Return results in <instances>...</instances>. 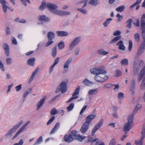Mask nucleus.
<instances>
[{"mask_svg":"<svg viewBox=\"0 0 145 145\" xmlns=\"http://www.w3.org/2000/svg\"><path fill=\"white\" fill-rule=\"evenodd\" d=\"M89 71L91 74L96 75L94 79L98 82L103 83L108 79V76L105 75L107 72L103 69L100 68H92L90 69Z\"/></svg>","mask_w":145,"mask_h":145,"instance_id":"1","label":"nucleus"},{"mask_svg":"<svg viewBox=\"0 0 145 145\" xmlns=\"http://www.w3.org/2000/svg\"><path fill=\"white\" fill-rule=\"evenodd\" d=\"M68 82V80H65L62 81L57 87V88L56 91V93H58L60 91H61L62 93L66 92L67 91V84Z\"/></svg>","mask_w":145,"mask_h":145,"instance_id":"2","label":"nucleus"},{"mask_svg":"<svg viewBox=\"0 0 145 145\" xmlns=\"http://www.w3.org/2000/svg\"><path fill=\"white\" fill-rule=\"evenodd\" d=\"M23 122V121L21 120L16 125L10 129L8 132L6 134L5 136L7 138H11L12 134L15 132L16 130L19 127Z\"/></svg>","mask_w":145,"mask_h":145,"instance_id":"3","label":"nucleus"},{"mask_svg":"<svg viewBox=\"0 0 145 145\" xmlns=\"http://www.w3.org/2000/svg\"><path fill=\"white\" fill-rule=\"evenodd\" d=\"M81 38L78 37L74 38L70 43L69 46V49L71 50L74 47L78 45L81 41Z\"/></svg>","mask_w":145,"mask_h":145,"instance_id":"4","label":"nucleus"},{"mask_svg":"<svg viewBox=\"0 0 145 145\" xmlns=\"http://www.w3.org/2000/svg\"><path fill=\"white\" fill-rule=\"evenodd\" d=\"M46 8L51 12L56 14L58 10L57 6L55 4L50 3H48L46 4Z\"/></svg>","mask_w":145,"mask_h":145,"instance_id":"5","label":"nucleus"},{"mask_svg":"<svg viewBox=\"0 0 145 145\" xmlns=\"http://www.w3.org/2000/svg\"><path fill=\"white\" fill-rule=\"evenodd\" d=\"M144 62L142 60L140 61L139 64L135 62L134 64L133 72L134 75H137L139 72L141 67L144 64Z\"/></svg>","mask_w":145,"mask_h":145,"instance_id":"6","label":"nucleus"},{"mask_svg":"<svg viewBox=\"0 0 145 145\" xmlns=\"http://www.w3.org/2000/svg\"><path fill=\"white\" fill-rule=\"evenodd\" d=\"M103 120L101 119L99 121V122L97 123L95 125L94 127L91 131V135L93 136L94 135L96 131H97L101 127L103 124Z\"/></svg>","mask_w":145,"mask_h":145,"instance_id":"7","label":"nucleus"},{"mask_svg":"<svg viewBox=\"0 0 145 145\" xmlns=\"http://www.w3.org/2000/svg\"><path fill=\"white\" fill-rule=\"evenodd\" d=\"M80 89V86H78L76 89L74 91L73 93L72 96V97L70 98L68 101V102H70L72 100L74 99H76L78 98V97L76 95L79 94V91Z\"/></svg>","mask_w":145,"mask_h":145,"instance_id":"8","label":"nucleus"},{"mask_svg":"<svg viewBox=\"0 0 145 145\" xmlns=\"http://www.w3.org/2000/svg\"><path fill=\"white\" fill-rule=\"evenodd\" d=\"M73 59L70 57L67 59L64 63L63 67L64 70L65 72H67L69 70V66L71 63Z\"/></svg>","mask_w":145,"mask_h":145,"instance_id":"9","label":"nucleus"},{"mask_svg":"<svg viewBox=\"0 0 145 145\" xmlns=\"http://www.w3.org/2000/svg\"><path fill=\"white\" fill-rule=\"evenodd\" d=\"M89 124L85 122L82 125L80 129V131L82 134H84L89 129Z\"/></svg>","mask_w":145,"mask_h":145,"instance_id":"10","label":"nucleus"},{"mask_svg":"<svg viewBox=\"0 0 145 145\" xmlns=\"http://www.w3.org/2000/svg\"><path fill=\"white\" fill-rule=\"evenodd\" d=\"M140 29L142 32H145V14L142 15L141 18Z\"/></svg>","mask_w":145,"mask_h":145,"instance_id":"11","label":"nucleus"},{"mask_svg":"<svg viewBox=\"0 0 145 145\" xmlns=\"http://www.w3.org/2000/svg\"><path fill=\"white\" fill-rule=\"evenodd\" d=\"M132 124L131 123H126L124 125L123 130L125 134L127 133L132 128Z\"/></svg>","mask_w":145,"mask_h":145,"instance_id":"12","label":"nucleus"},{"mask_svg":"<svg viewBox=\"0 0 145 145\" xmlns=\"http://www.w3.org/2000/svg\"><path fill=\"white\" fill-rule=\"evenodd\" d=\"M0 3L2 6L3 12L6 13L7 8H9L7 6V2L5 0H0Z\"/></svg>","mask_w":145,"mask_h":145,"instance_id":"13","label":"nucleus"},{"mask_svg":"<svg viewBox=\"0 0 145 145\" xmlns=\"http://www.w3.org/2000/svg\"><path fill=\"white\" fill-rule=\"evenodd\" d=\"M46 98V96H44L40 100L38 103L37 105V110H39L40 108L43 106V104L45 101Z\"/></svg>","mask_w":145,"mask_h":145,"instance_id":"14","label":"nucleus"},{"mask_svg":"<svg viewBox=\"0 0 145 145\" xmlns=\"http://www.w3.org/2000/svg\"><path fill=\"white\" fill-rule=\"evenodd\" d=\"M3 49L5 50L6 55L8 56H9V46L7 44L4 43L3 45Z\"/></svg>","mask_w":145,"mask_h":145,"instance_id":"15","label":"nucleus"},{"mask_svg":"<svg viewBox=\"0 0 145 145\" xmlns=\"http://www.w3.org/2000/svg\"><path fill=\"white\" fill-rule=\"evenodd\" d=\"M39 21H42L44 22H49L50 21V19L44 15L39 16L38 17Z\"/></svg>","mask_w":145,"mask_h":145,"instance_id":"16","label":"nucleus"},{"mask_svg":"<svg viewBox=\"0 0 145 145\" xmlns=\"http://www.w3.org/2000/svg\"><path fill=\"white\" fill-rule=\"evenodd\" d=\"M71 12L58 10L56 12V14L59 16H64L70 14Z\"/></svg>","mask_w":145,"mask_h":145,"instance_id":"17","label":"nucleus"},{"mask_svg":"<svg viewBox=\"0 0 145 145\" xmlns=\"http://www.w3.org/2000/svg\"><path fill=\"white\" fill-rule=\"evenodd\" d=\"M57 35L59 37H65L68 35V33L66 31H56Z\"/></svg>","mask_w":145,"mask_h":145,"instance_id":"18","label":"nucleus"},{"mask_svg":"<svg viewBox=\"0 0 145 145\" xmlns=\"http://www.w3.org/2000/svg\"><path fill=\"white\" fill-rule=\"evenodd\" d=\"M135 81L134 79L132 80L130 85V91L132 92V94L134 93V90L135 88Z\"/></svg>","mask_w":145,"mask_h":145,"instance_id":"19","label":"nucleus"},{"mask_svg":"<svg viewBox=\"0 0 145 145\" xmlns=\"http://www.w3.org/2000/svg\"><path fill=\"white\" fill-rule=\"evenodd\" d=\"M26 128L22 126L17 132L15 135L12 137V139L14 140L22 132L25 131V130H26Z\"/></svg>","mask_w":145,"mask_h":145,"instance_id":"20","label":"nucleus"},{"mask_svg":"<svg viewBox=\"0 0 145 145\" xmlns=\"http://www.w3.org/2000/svg\"><path fill=\"white\" fill-rule=\"evenodd\" d=\"M95 115L90 114L87 116L86 118V122L89 124L92 120L96 117Z\"/></svg>","mask_w":145,"mask_h":145,"instance_id":"21","label":"nucleus"},{"mask_svg":"<svg viewBox=\"0 0 145 145\" xmlns=\"http://www.w3.org/2000/svg\"><path fill=\"white\" fill-rule=\"evenodd\" d=\"M60 123L57 122L55 124L54 127L52 129L50 133V134L54 133L58 129H59L60 126Z\"/></svg>","mask_w":145,"mask_h":145,"instance_id":"22","label":"nucleus"},{"mask_svg":"<svg viewBox=\"0 0 145 145\" xmlns=\"http://www.w3.org/2000/svg\"><path fill=\"white\" fill-rule=\"evenodd\" d=\"M116 45L119 46L118 49L120 50L124 51L125 50V47L123 44V42L122 40H120L117 44Z\"/></svg>","mask_w":145,"mask_h":145,"instance_id":"23","label":"nucleus"},{"mask_svg":"<svg viewBox=\"0 0 145 145\" xmlns=\"http://www.w3.org/2000/svg\"><path fill=\"white\" fill-rule=\"evenodd\" d=\"M35 59L34 57L29 59L27 61V64L29 66H33L34 65Z\"/></svg>","mask_w":145,"mask_h":145,"instance_id":"24","label":"nucleus"},{"mask_svg":"<svg viewBox=\"0 0 145 145\" xmlns=\"http://www.w3.org/2000/svg\"><path fill=\"white\" fill-rule=\"evenodd\" d=\"M98 92L97 89L96 88L89 90L88 92V93L90 95H93L97 94Z\"/></svg>","mask_w":145,"mask_h":145,"instance_id":"25","label":"nucleus"},{"mask_svg":"<svg viewBox=\"0 0 145 145\" xmlns=\"http://www.w3.org/2000/svg\"><path fill=\"white\" fill-rule=\"evenodd\" d=\"M63 139L65 141L67 142H69L73 140L72 138L70 137L69 135H65Z\"/></svg>","mask_w":145,"mask_h":145,"instance_id":"26","label":"nucleus"},{"mask_svg":"<svg viewBox=\"0 0 145 145\" xmlns=\"http://www.w3.org/2000/svg\"><path fill=\"white\" fill-rule=\"evenodd\" d=\"M48 40H52L55 38V33L52 31H49L47 34Z\"/></svg>","mask_w":145,"mask_h":145,"instance_id":"27","label":"nucleus"},{"mask_svg":"<svg viewBox=\"0 0 145 145\" xmlns=\"http://www.w3.org/2000/svg\"><path fill=\"white\" fill-rule=\"evenodd\" d=\"M97 53L101 55L105 56L109 54V52H106L103 49H100L98 50L97 51Z\"/></svg>","mask_w":145,"mask_h":145,"instance_id":"28","label":"nucleus"},{"mask_svg":"<svg viewBox=\"0 0 145 145\" xmlns=\"http://www.w3.org/2000/svg\"><path fill=\"white\" fill-rule=\"evenodd\" d=\"M89 4L93 6H96L100 3L97 0H90L88 2Z\"/></svg>","mask_w":145,"mask_h":145,"instance_id":"29","label":"nucleus"},{"mask_svg":"<svg viewBox=\"0 0 145 145\" xmlns=\"http://www.w3.org/2000/svg\"><path fill=\"white\" fill-rule=\"evenodd\" d=\"M82 83L86 86H89L90 85H92L93 83L91 81L87 79H85L83 81Z\"/></svg>","mask_w":145,"mask_h":145,"instance_id":"30","label":"nucleus"},{"mask_svg":"<svg viewBox=\"0 0 145 145\" xmlns=\"http://www.w3.org/2000/svg\"><path fill=\"white\" fill-rule=\"evenodd\" d=\"M57 46H54L52 48V54L53 58H55L57 55Z\"/></svg>","mask_w":145,"mask_h":145,"instance_id":"31","label":"nucleus"},{"mask_svg":"<svg viewBox=\"0 0 145 145\" xmlns=\"http://www.w3.org/2000/svg\"><path fill=\"white\" fill-rule=\"evenodd\" d=\"M112 20V18H108L104 21V23L103 24L105 27H106L110 24V22Z\"/></svg>","mask_w":145,"mask_h":145,"instance_id":"32","label":"nucleus"},{"mask_svg":"<svg viewBox=\"0 0 145 145\" xmlns=\"http://www.w3.org/2000/svg\"><path fill=\"white\" fill-rule=\"evenodd\" d=\"M77 131H76L74 130L71 131L69 134V135L72 138L73 140L75 139V138L77 135Z\"/></svg>","mask_w":145,"mask_h":145,"instance_id":"33","label":"nucleus"},{"mask_svg":"<svg viewBox=\"0 0 145 145\" xmlns=\"http://www.w3.org/2000/svg\"><path fill=\"white\" fill-rule=\"evenodd\" d=\"M142 41L140 46L143 47H145V32H142Z\"/></svg>","mask_w":145,"mask_h":145,"instance_id":"34","label":"nucleus"},{"mask_svg":"<svg viewBox=\"0 0 145 145\" xmlns=\"http://www.w3.org/2000/svg\"><path fill=\"white\" fill-rule=\"evenodd\" d=\"M125 8V6L123 5L117 7L116 10L118 12H122L124 10Z\"/></svg>","mask_w":145,"mask_h":145,"instance_id":"35","label":"nucleus"},{"mask_svg":"<svg viewBox=\"0 0 145 145\" xmlns=\"http://www.w3.org/2000/svg\"><path fill=\"white\" fill-rule=\"evenodd\" d=\"M85 138V136L77 135L76 137L75 138V140H77L80 141H82Z\"/></svg>","mask_w":145,"mask_h":145,"instance_id":"36","label":"nucleus"},{"mask_svg":"<svg viewBox=\"0 0 145 145\" xmlns=\"http://www.w3.org/2000/svg\"><path fill=\"white\" fill-rule=\"evenodd\" d=\"M133 20L132 19H129L126 22L127 24V27L130 29L131 28V25Z\"/></svg>","mask_w":145,"mask_h":145,"instance_id":"37","label":"nucleus"},{"mask_svg":"<svg viewBox=\"0 0 145 145\" xmlns=\"http://www.w3.org/2000/svg\"><path fill=\"white\" fill-rule=\"evenodd\" d=\"M58 49L59 50L62 49L65 46L64 43L62 41H61L58 44Z\"/></svg>","mask_w":145,"mask_h":145,"instance_id":"38","label":"nucleus"},{"mask_svg":"<svg viewBox=\"0 0 145 145\" xmlns=\"http://www.w3.org/2000/svg\"><path fill=\"white\" fill-rule=\"evenodd\" d=\"M133 119V115L132 114L130 115L129 116L128 118V121L127 123L131 124H132Z\"/></svg>","mask_w":145,"mask_h":145,"instance_id":"39","label":"nucleus"},{"mask_svg":"<svg viewBox=\"0 0 145 145\" xmlns=\"http://www.w3.org/2000/svg\"><path fill=\"white\" fill-rule=\"evenodd\" d=\"M120 63L122 65H127L128 64V61L127 59L125 58L121 61Z\"/></svg>","mask_w":145,"mask_h":145,"instance_id":"40","label":"nucleus"},{"mask_svg":"<svg viewBox=\"0 0 145 145\" xmlns=\"http://www.w3.org/2000/svg\"><path fill=\"white\" fill-rule=\"evenodd\" d=\"M145 49V47H143L142 46H140L139 49L138 51V54L139 55H140L143 53Z\"/></svg>","mask_w":145,"mask_h":145,"instance_id":"41","label":"nucleus"},{"mask_svg":"<svg viewBox=\"0 0 145 145\" xmlns=\"http://www.w3.org/2000/svg\"><path fill=\"white\" fill-rule=\"evenodd\" d=\"M43 141L42 136H40L38 139L37 140L36 142L33 144V145H37L40 144Z\"/></svg>","mask_w":145,"mask_h":145,"instance_id":"42","label":"nucleus"},{"mask_svg":"<svg viewBox=\"0 0 145 145\" xmlns=\"http://www.w3.org/2000/svg\"><path fill=\"white\" fill-rule=\"evenodd\" d=\"M121 36H118L116 37L110 42V44H112L113 43L121 39Z\"/></svg>","mask_w":145,"mask_h":145,"instance_id":"43","label":"nucleus"},{"mask_svg":"<svg viewBox=\"0 0 145 145\" xmlns=\"http://www.w3.org/2000/svg\"><path fill=\"white\" fill-rule=\"evenodd\" d=\"M140 88L142 90H144L145 89V75L142 82Z\"/></svg>","mask_w":145,"mask_h":145,"instance_id":"44","label":"nucleus"},{"mask_svg":"<svg viewBox=\"0 0 145 145\" xmlns=\"http://www.w3.org/2000/svg\"><path fill=\"white\" fill-rule=\"evenodd\" d=\"M6 64L7 65L10 66L12 63V59L10 58H7L6 59Z\"/></svg>","mask_w":145,"mask_h":145,"instance_id":"45","label":"nucleus"},{"mask_svg":"<svg viewBox=\"0 0 145 145\" xmlns=\"http://www.w3.org/2000/svg\"><path fill=\"white\" fill-rule=\"evenodd\" d=\"M83 8H82V7L81 8H78L77 10L78 11H80L81 13L84 14H86L87 13V11L86 10Z\"/></svg>","mask_w":145,"mask_h":145,"instance_id":"46","label":"nucleus"},{"mask_svg":"<svg viewBox=\"0 0 145 145\" xmlns=\"http://www.w3.org/2000/svg\"><path fill=\"white\" fill-rule=\"evenodd\" d=\"M32 91V89L31 88H29L24 93L23 95V97L25 98L27 95L30 92H31Z\"/></svg>","mask_w":145,"mask_h":145,"instance_id":"47","label":"nucleus"},{"mask_svg":"<svg viewBox=\"0 0 145 145\" xmlns=\"http://www.w3.org/2000/svg\"><path fill=\"white\" fill-rule=\"evenodd\" d=\"M87 3V1H84L81 2L79 4V5L80 7L82 6V8H84L85 7Z\"/></svg>","mask_w":145,"mask_h":145,"instance_id":"48","label":"nucleus"},{"mask_svg":"<svg viewBox=\"0 0 145 145\" xmlns=\"http://www.w3.org/2000/svg\"><path fill=\"white\" fill-rule=\"evenodd\" d=\"M134 37L135 41L137 42H139L140 37L138 33H137L135 34L134 35Z\"/></svg>","mask_w":145,"mask_h":145,"instance_id":"49","label":"nucleus"},{"mask_svg":"<svg viewBox=\"0 0 145 145\" xmlns=\"http://www.w3.org/2000/svg\"><path fill=\"white\" fill-rule=\"evenodd\" d=\"M121 72L119 70L117 69L115 71V76L116 77H118L121 75Z\"/></svg>","mask_w":145,"mask_h":145,"instance_id":"50","label":"nucleus"},{"mask_svg":"<svg viewBox=\"0 0 145 145\" xmlns=\"http://www.w3.org/2000/svg\"><path fill=\"white\" fill-rule=\"evenodd\" d=\"M74 104L73 103H71L67 108V110L68 111H71L74 108Z\"/></svg>","mask_w":145,"mask_h":145,"instance_id":"51","label":"nucleus"},{"mask_svg":"<svg viewBox=\"0 0 145 145\" xmlns=\"http://www.w3.org/2000/svg\"><path fill=\"white\" fill-rule=\"evenodd\" d=\"M116 17L118 18L117 20V22H119L121 21L122 20L123 18V16L119 14H117L116 15Z\"/></svg>","mask_w":145,"mask_h":145,"instance_id":"52","label":"nucleus"},{"mask_svg":"<svg viewBox=\"0 0 145 145\" xmlns=\"http://www.w3.org/2000/svg\"><path fill=\"white\" fill-rule=\"evenodd\" d=\"M135 143L136 145H143V139H141L139 141L136 140L135 141Z\"/></svg>","mask_w":145,"mask_h":145,"instance_id":"53","label":"nucleus"},{"mask_svg":"<svg viewBox=\"0 0 145 145\" xmlns=\"http://www.w3.org/2000/svg\"><path fill=\"white\" fill-rule=\"evenodd\" d=\"M57 113V110L55 108H52L50 112V113L52 115H55Z\"/></svg>","mask_w":145,"mask_h":145,"instance_id":"54","label":"nucleus"},{"mask_svg":"<svg viewBox=\"0 0 145 145\" xmlns=\"http://www.w3.org/2000/svg\"><path fill=\"white\" fill-rule=\"evenodd\" d=\"M61 94H59L57 95L55 97H54L53 98H52V99H51L49 101V103H52L53 102L56 100L58 97H59L60 95Z\"/></svg>","mask_w":145,"mask_h":145,"instance_id":"55","label":"nucleus"},{"mask_svg":"<svg viewBox=\"0 0 145 145\" xmlns=\"http://www.w3.org/2000/svg\"><path fill=\"white\" fill-rule=\"evenodd\" d=\"M55 117L53 116L51 118L47 123V125L50 124L55 119Z\"/></svg>","mask_w":145,"mask_h":145,"instance_id":"56","label":"nucleus"},{"mask_svg":"<svg viewBox=\"0 0 145 145\" xmlns=\"http://www.w3.org/2000/svg\"><path fill=\"white\" fill-rule=\"evenodd\" d=\"M112 86H113V84H107L103 86V88L105 89L109 88H112Z\"/></svg>","mask_w":145,"mask_h":145,"instance_id":"57","label":"nucleus"},{"mask_svg":"<svg viewBox=\"0 0 145 145\" xmlns=\"http://www.w3.org/2000/svg\"><path fill=\"white\" fill-rule=\"evenodd\" d=\"M124 97V94L123 93L119 92L118 95V99H122Z\"/></svg>","mask_w":145,"mask_h":145,"instance_id":"58","label":"nucleus"},{"mask_svg":"<svg viewBox=\"0 0 145 145\" xmlns=\"http://www.w3.org/2000/svg\"><path fill=\"white\" fill-rule=\"evenodd\" d=\"M141 139H143L145 137V127L143 128L142 132Z\"/></svg>","mask_w":145,"mask_h":145,"instance_id":"59","label":"nucleus"},{"mask_svg":"<svg viewBox=\"0 0 145 145\" xmlns=\"http://www.w3.org/2000/svg\"><path fill=\"white\" fill-rule=\"evenodd\" d=\"M54 42L52 40H48V41L45 44V46L46 47H47L50 45L51 44H52Z\"/></svg>","mask_w":145,"mask_h":145,"instance_id":"60","label":"nucleus"},{"mask_svg":"<svg viewBox=\"0 0 145 145\" xmlns=\"http://www.w3.org/2000/svg\"><path fill=\"white\" fill-rule=\"evenodd\" d=\"M145 74V66H144L140 71V75L144 76Z\"/></svg>","mask_w":145,"mask_h":145,"instance_id":"61","label":"nucleus"},{"mask_svg":"<svg viewBox=\"0 0 145 145\" xmlns=\"http://www.w3.org/2000/svg\"><path fill=\"white\" fill-rule=\"evenodd\" d=\"M46 7V4L45 3H42L39 8L40 10H43Z\"/></svg>","mask_w":145,"mask_h":145,"instance_id":"62","label":"nucleus"},{"mask_svg":"<svg viewBox=\"0 0 145 145\" xmlns=\"http://www.w3.org/2000/svg\"><path fill=\"white\" fill-rule=\"evenodd\" d=\"M0 69L1 70L4 71H5V69L4 68V65L2 62V61L0 60Z\"/></svg>","mask_w":145,"mask_h":145,"instance_id":"63","label":"nucleus"},{"mask_svg":"<svg viewBox=\"0 0 145 145\" xmlns=\"http://www.w3.org/2000/svg\"><path fill=\"white\" fill-rule=\"evenodd\" d=\"M116 142L114 138L112 139L110 141L109 145H116Z\"/></svg>","mask_w":145,"mask_h":145,"instance_id":"64","label":"nucleus"}]
</instances>
